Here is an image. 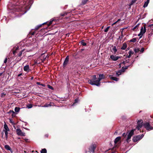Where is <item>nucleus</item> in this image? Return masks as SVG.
Returning <instances> with one entry per match:
<instances>
[{
    "instance_id": "55",
    "label": "nucleus",
    "mask_w": 153,
    "mask_h": 153,
    "mask_svg": "<svg viewBox=\"0 0 153 153\" xmlns=\"http://www.w3.org/2000/svg\"><path fill=\"white\" fill-rule=\"evenodd\" d=\"M36 83L38 85H40V82H37Z\"/></svg>"
},
{
    "instance_id": "34",
    "label": "nucleus",
    "mask_w": 153,
    "mask_h": 153,
    "mask_svg": "<svg viewBox=\"0 0 153 153\" xmlns=\"http://www.w3.org/2000/svg\"><path fill=\"white\" fill-rule=\"evenodd\" d=\"M133 53L134 52L131 50H130L128 52L129 54L131 56L133 54Z\"/></svg>"
},
{
    "instance_id": "30",
    "label": "nucleus",
    "mask_w": 153,
    "mask_h": 153,
    "mask_svg": "<svg viewBox=\"0 0 153 153\" xmlns=\"http://www.w3.org/2000/svg\"><path fill=\"white\" fill-rule=\"evenodd\" d=\"M23 51H24V50H22V51H20L18 54V56H21L22 54V53Z\"/></svg>"
},
{
    "instance_id": "60",
    "label": "nucleus",
    "mask_w": 153,
    "mask_h": 153,
    "mask_svg": "<svg viewBox=\"0 0 153 153\" xmlns=\"http://www.w3.org/2000/svg\"><path fill=\"white\" fill-rule=\"evenodd\" d=\"M152 33H153V30H152Z\"/></svg>"
},
{
    "instance_id": "36",
    "label": "nucleus",
    "mask_w": 153,
    "mask_h": 153,
    "mask_svg": "<svg viewBox=\"0 0 153 153\" xmlns=\"http://www.w3.org/2000/svg\"><path fill=\"white\" fill-rule=\"evenodd\" d=\"M48 87L49 89H51L52 90L53 89V87L50 85H48Z\"/></svg>"
},
{
    "instance_id": "13",
    "label": "nucleus",
    "mask_w": 153,
    "mask_h": 153,
    "mask_svg": "<svg viewBox=\"0 0 153 153\" xmlns=\"http://www.w3.org/2000/svg\"><path fill=\"white\" fill-rule=\"evenodd\" d=\"M105 77L104 75L103 74H100L99 75V77L98 79L100 81L102 79L105 78Z\"/></svg>"
},
{
    "instance_id": "61",
    "label": "nucleus",
    "mask_w": 153,
    "mask_h": 153,
    "mask_svg": "<svg viewBox=\"0 0 153 153\" xmlns=\"http://www.w3.org/2000/svg\"><path fill=\"white\" fill-rule=\"evenodd\" d=\"M33 79V77H32L31 79Z\"/></svg>"
},
{
    "instance_id": "62",
    "label": "nucleus",
    "mask_w": 153,
    "mask_h": 153,
    "mask_svg": "<svg viewBox=\"0 0 153 153\" xmlns=\"http://www.w3.org/2000/svg\"><path fill=\"white\" fill-rule=\"evenodd\" d=\"M62 16H63V15H62Z\"/></svg>"
},
{
    "instance_id": "17",
    "label": "nucleus",
    "mask_w": 153,
    "mask_h": 153,
    "mask_svg": "<svg viewBox=\"0 0 153 153\" xmlns=\"http://www.w3.org/2000/svg\"><path fill=\"white\" fill-rule=\"evenodd\" d=\"M127 48V44L126 43H123L122 47L121 48V49L122 50H125Z\"/></svg>"
},
{
    "instance_id": "11",
    "label": "nucleus",
    "mask_w": 153,
    "mask_h": 153,
    "mask_svg": "<svg viewBox=\"0 0 153 153\" xmlns=\"http://www.w3.org/2000/svg\"><path fill=\"white\" fill-rule=\"evenodd\" d=\"M24 70L25 71L28 72L29 71L30 68L28 65H26L23 68Z\"/></svg>"
},
{
    "instance_id": "4",
    "label": "nucleus",
    "mask_w": 153,
    "mask_h": 153,
    "mask_svg": "<svg viewBox=\"0 0 153 153\" xmlns=\"http://www.w3.org/2000/svg\"><path fill=\"white\" fill-rule=\"evenodd\" d=\"M144 135L142 134L141 135H139L134 137L133 139V142H135L141 139L143 137Z\"/></svg>"
},
{
    "instance_id": "57",
    "label": "nucleus",
    "mask_w": 153,
    "mask_h": 153,
    "mask_svg": "<svg viewBox=\"0 0 153 153\" xmlns=\"http://www.w3.org/2000/svg\"><path fill=\"white\" fill-rule=\"evenodd\" d=\"M120 19H118L117 21V22L120 21Z\"/></svg>"
},
{
    "instance_id": "9",
    "label": "nucleus",
    "mask_w": 153,
    "mask_h": 153,
    "mask_svg": "<svg viewBox=\"0 0 153 153\" xmlns=\"http://www.w3.org/2000/svg\"><path fill=\"white\" fill-rule=\"evenodd\" d=\"M110 58L113 61H117L120 58V56L114 55H111Z\"/></svg>"
},
{
    "instance_id": "47",
    "label": "nucleus",
    "mask_w": 153,
    "mask_h": 153,
    "mask_svg": "<svg viewBox=\"0 0 153 153\" xmlns=\"http://www.w3.org/2000/svg\"><path fill=\"white\" fill-rule=\"evenodd\" d=\"M117 22V21H116V22H114L113 24H112V26H113Z\"/></svg>"
},
{
    "instance_id": "56",
    "label": "nucleus",
    "mask_w": 153,
    "mask_h": 153,
    "mask_svg": "<svg viewBox=\"0 0 153 153\" xmlns=\"http://www.w3.org/2000/svg\"><path fill=\"white\" fill-rule=\"evenodd\" d=\"M35 33L34 32H33V33H31V34L32 35H34V34Z\"/></svg>"
},
{
    "instance_id": "5",
    "label": "nucleus",
    "mask_w": 153,
    "mask_h": 153,
    "mask_svg": "<svg viewBox=\"0 0 153 153\" xmlns=\"http://www.w3.org/2000/svg\"><path fill=\"white\" fill-rule=\"evenodd\" d=\"M135 130V129H133L128 133L126 139V141L128 142L129 139L131 138V136L133 135Z\"/></svg>"
},
{
    "instance_id": "20",
    "label": "nucleus",
    "mask_w": 153,
    "mask_h": 153,
    "mask_svg": "<svg viewBox=\"0 0 153 153\" xmlns=\"http://www.w3.org/2000/svg\"><path fill=\"white\" fill-rule=\"evenodd\" d=\"M20 109V108L19 107H16L14 109L15 111L16 112L18 113Z\"/></svg>"
},
{
    "instance_id": "16",
    "label": "nucleus",
    "mask_w": 153,
    "mask_h": 153,
    "mask_svg": "<svg viewBox=\"0 0 153 153\" xmlns=\"http://www.w3.org/2000/svg\"><path fill=\"white\" fill-rule=\"evenodd\" d=\"M4 129L3 130V131H9L10 130L9 129L7 125L5 123L4 125Z\"/></svg>"
},
{
    "instance_id": "23",
    "label": "nucleus",
    "mask_w": 153,
    "mask_h": 153,
    "mask_svg": "<svg viewBox=\"0 0 153 153\" xmlns=\"http://www.w3.org/2000/svg\"><path fill=\"white\" fill-rule=\"evenodd\" d=\"M3 131L5 133L6 138V139H7L8 138V131Z\"/></svg>"
},
{
    "instance_id": "1",
    "label": "nucleus",
    "mask_w": 153,
    "mask_h": 153,
    "mask_svg": "<svg viewBox=\"0 0 153 153\" xmlns=\"http://www.w3.org/2000/svg\"><path fill=\"white\" fill-rule=\"evenodd\" d=\"M33 2V0H30L27 2H26V0H24L21 2L19 6L16 7L15 9H16L17 11L22 12L21 13L23 15L30 8Z\"/></svg>"
},
{
    "instance_id": "18",
    "label": "nucleus",
    "mask_w": 153,
    "mask_h": 153,
    "mask_svg": "<svg viewBox=\"0 0 153 153\" xmlns=\"http://www.w3.org/2000/svg\"><path fill=\"white\" fill-rule=\"evenodd\" d=\"M8 113L11 114L12 115L13 117H14L15 115V112L13 111L10 110L8 112Z\"/></svg>"
},
{
    "instance_id": "10",
    "label": "nucleus",
    "mask_w": 153,
    "mask_h": 153,
    "mask_svg": "<svg viewBox=\"0 0 153 153\" xmlns=\"http://www.w3.org/2000/svg\"><path fill=\"white\" fill-rule=\"evenodd\" d=\"M68 61H69V56H67L66 57V58L65 59V60L64 62V63H63L64 66H66L68 64Z\"/></svg>"
},
{
    "instance_id": "12",
    "label": "nucleus",
    "mask_w": 153,
    "mask_h": 153,
    "mask_svg": "<svg viewBox=\"0 0 153 153\" xmlns=\"http://www.w3.org/2000/svg\"><path fill=\"white\" fill-rule=\"evenodd\" d=\"M4 147L6 149L8 150H10V152H11V153H12L13 151L11 148H10V146L9 145H5Z\"/></svg>"
},
{
    "instance_id": "33",
    "label": "nucleus",
    "mask_w": 153,
    "mask_h": 153,
    "mask_svg": "<svg viewBox=\"0 0 153 153\" xmlns=\"http://www.w3.org/2000/svg\"><path fill=\"white\" fill-rule=\"evenodd\" d=\"M27 107L28 108H30L32 107V105L31 104H28L27 105Z\"/></svg>"
},
{
    "instance_id": "44",
    "label": "nucleus",
    "mask_w": 153,
    "mask_h": 153,
    "mask_svg": "<svg viewBox=\"0 0 153 153\" xmlns=\"http://www.w3.org/2000/svg\"><path fill=\"white\" fill-rule=\"evenodd\" d=\"M25 141L27 142H29V139H24Z\"/></svg>"
},
{
    "instance_id": "38",
    "label": "nucleus",
    "mask_w": 153,
    "mask_h": 153,
    "mask_svg": "<svg viewBox=\"0 0 153 153\" xmlns=\"http://www.w3.org/2000/svg\"><path fill=\"white\" fill-rule=\"evenodd\" d=\"M139 124H140L141 123V124H142V123L143 122L142 120H140L138 121L137 122V125H138V123H139Z\"/></svg>"
},
{
    "instance_id": "19",
    "label": "nucleus",
    "mask_w": 153,
    "mask_h": 153,
    "mask_svg": "<svg viewBox=\"0 0 153 153\" xmlns=\"http://www.w3.org/2000/svg\"><path fill=\"white\" fill-rule=\"evenodd\" d=\"M51 106V103H46L43 106V107H47L49 106Z\"/></svg>"
},
{
    "instance_id": "15",
    "label": "nucleus",
    "mask_w": 153,
    "mask_h": 153,
    "mask_svg": "<svg viewBox=\"0 0 153 153\" xmlns=\"http://www.w3.org/2000/svg\"><path fill=\"white\" fill-rule=\"evenodd\" d=\"M121 137H118L116 138L114 140V143L115 144H116L120 140Z\"/></svg>"
},
{
    "instance_id": "27",
    "label": "nucleus",
    "mask_w": 153,
    "mask_h": 153,
    "mask_svg": "<svg viewBox=\"0 0 153 153\" xmlns=\"http://www.w3.org/2000/svg\"><path fill=\"white\" fill-rule=\"evenodd\" d=\"M87 1H87V0H83L82 1V4L83 5H84L86 4Z\"/></svg>"
},
{
    "instance_id": "39",
    "label": "nucleus",
    "mask_w": 153,
    "mask_h": 153,
    "mask_svg": "<svg viewBox=\"0 0 153 153\" xmlns=\"http://www.w3.org/2000/svg\"><path fill=\"white\" fill-rule=\"evenodd\" d=\"M148 3L145 2V3L143 7H147L148 5Z\"/></svg>"
},
{
    "instance_id": "43",
    "label": "nucleus",
    "mask_w": 153,
    "mask_h": 153,
    "mask_svg": "<svg viewBox=\"0 0 153 153\" xmlns=\"http://www.w3.org/2000/svg\"><path fill=\"white\" fill-rule=\"evenodd\" d=\"M144 49L143 48H141V50H140V52H143V51H144Z\"/></svg>"
},
{
    "instance_id": "37",
    "label": "nucleus",
    "mask_w": 153,
    "mask_h": 153,
    "mask_svg": "<svg viewBox=\"0 0 153 153\" xmlns=\"http://www.w3.org/2000/svg\"><path fill=\"white\" fill-rule=\"evenodd\" d=\"M5 95V94L4 93H1V97H4Z\"/></svg>"
},
{
    "instance_id": "22",
    "label": "nucleus",
    "mask_w": 153,
    "mask_h": 153,
    "mask_svg": "<svg viewBox=\"0 0 153 153\" xmlns=\"http://www.w3.org/2000/svg\"><path fill=\"white\" fill-rule=\"evenodd\" d=\"M111 78L112 79L116 81H118L119 80L118 78L114 77H111Z\"/></svg>"
},
{
    "instance_id": "40",
    "label": "nucleus",
    "mask_w": 153,
    "mask_h": 153,
    "mask_svg": "<svg viewBox=\"0 0 153 153\" xmlns=\"http://www.w3.org/2000/svg\"><path fill=\"white\" fill-rule=\"evenodd\" d=\"M137 26H138V25H136L135 27H134L132 29V30H135L137 28Z\"/></svg>"
},
{
    "instance_id": "45",
    "label": "nucleus",
    "mask_w": 153,
    "mask_h": 153,
    "mask_svg": "<svg viewBox=\"0 0 153 153\" xmlns=\"http://www.w3.org/2000/svg\"><path fill=\"white\" fill-rule=\"evenodd\" d=\"M126 134L124 133L123 134L122 136L124 137H125L126 136Z\"/></svg>"
},
{
    "instance_id": "26",
    "label": "nucleus",
    "mask_w": 153,
    "mask_h": 153,
    "mask_svg": "<svg viewBox=\"0 0 153 153\" xmlns=\"http://www.w3.org/2000/svg\"><path fill=\"white\" fill-rule=\"evenodd\" d=\"M41 152V153H47V150L45 149H42Z\"/></svg>"
},
{
    "instance_id": "46",
    "label": "nucleus",
    "mask_w": 153,
    "mask_h": 153,
    "mask_svg": "<svg viewBox=\"0 0 153 153\" xmlns=\"http://www.w3.org/2000/svg\"><path fill=\"white\" fill-rule=\"evenodd\" d=\"M53 20L52 21H51L50 22H49V24L48 25H51V24H52V22H53Z\"/></svg>"
},
{
    "instance_id": "35",
    "label": "nucleus",
    "mask_w": 153,
    "mask_h": 153,
    "mask_svg": "<svg viewBox=\"0 0 153 153\" xmlns=\"http://www.w3.org/2000/svg\"><path fill=\"white\" fill-rule=\"evenodd\" d=\"M81 44L83 45V46H85L86 45V43L85 42H84L83 40H82L81 41Z\"/></svg>"
},
{
    "instance_id": "31",
    "label": "nucleus",
    "mask_w": 153,
    "mask_h": 153,
    "mask_svg": "<svg viewBox=\"0 0 153 153\" xmlns=\"http://www.w3.org/2000/svg\"><path fill=\"white\" fill-rule=\"evenodd\" d=\"M42 26V25H38L36 26L35 28V30H37L40 27Z\"/></svg>"
},
{
    "instance_id": "42",
    "label": "nucleus",
    "mask_w": 153,
    "mask_h": 153,
    "mask_svg": "<svg viewBox=\"0 0 153 153\" xmlns=\"http://www.w3.org/2000/svg\"><path fill=\"white\" fill-rule=\"evenodd\" d=\"M10 122L12 124H14L13 122V121L12 119H10Z\"/></svg>"
},
{
    "instance_id": "53",
    "label": "nucleus",
    "mask_w": 153,
    "mask_h": 153,
    "mask_svg": "<svg viewBox=\"0 0 153 153\" xmlns=\"http://www.w3.org/2000/svg\"><path fill=\"white\" fill-rule=\"evenodd\" d=\"M131 55H130L129 54V55L128 56V58H130L131 57Z\"/></svg>"
},
{
    "instance_id": "25",
    "label": "nucleus",
    "mask_w": 153,
    "mask_h": 153,
    "mask_svg": "<svg viewBox=\"0 0 153 153\" xmlns=\"http://www.w3.org/2000/svg\"><path fill=\"white\" fill-rule=\"evenodd\" d=\"M122 71H118L116 73V75L117 76H118L119 75L121 74Z\"/></svg>"
},
{
    "instance_id": "52",
    "label": "nucleus",
    "mask_w": 153,
    "mask_h": 153,
    "mask_svg": "<svg viewBox=\"0 0 153 153\" xmlns=\"http://www.w3.org/2000/svg\"><path fill=\"white\" fill-rule=\"evenodd\" d=\"M109 153H115V152H114L111 151V152H109Z\"/></svg>"
},
{
    "instance_id": "8",
    "label": "nucleus",
    "mask_w": 153,
    "mask_h": 153,
    "mask_svg": "<svg viewBox=\"0 0 153 153\" xmlns=\"http://www.w3.org/2000/svg\"><path fill=\"white\" fill-rule=\"evenodd\" d=\"M96 148V146L95 145L93 144L91 145L89 148V152L90 153H94Z\"/></svg>"
},
{
    "instance_id": "49",
    "label": "nucleus",
    "mask_w": 153,
    "mask_h": 153,
    "mask_svg": "<svg viewBox=\"0 0 153 153\" xmlns=\"http://www.w3.org/2000/svg\"><path fill=\"white\" fill-rule=\"evenodd\" d=\"M40 85H42V86L45 87V85L43 84H41Z\"/></svg>"
},
{
    "instance_id": "2",
    "label": "nucleus",
    "mask_w": 153,
    "mask_h": 153,
    "mask_svg": "<svg viewBox=\"0 0 153 153\" xmlns=\"http://www.w3.org/2000/svg\"><path fill=\"white\" fill-rule=\"evenodd\" d=\"M91 79L89 80L88 82L90 84L92 85H95L97 86H99L100 85V82L98 79L96 80V77L95 75L93 76Z\"/></svg>"
},
{
    "instance_id": "54",
    "label": "nucleus",
    "mask_w": 153,
    "mask_h": 153,
    "mask_svg": "<svg viewBox=\"0 0 153 153\" xmlns=\"http://www.w3.org/2000/svg\"><path fill=\"white\" fill-rule=\"evenodd\" d=\"M149 0H147L146 2L149 3Z\"/></svg>"
},
{
    "instance_id": "7",
    "label": "nucleus",
    "mask_w": 153,
    "mask_h": 153,
    "mask_svg": "<svg viewBox=\"0 0 153 153\" xmlns=\"http://www.w3.org/2000/svg\"><path fill=\"white\" fill-rule=\"evenodd\" d=\"M16 132L17 134L19 136H25V133L22 132L20 128H17L16 130Z\"/></svg>"
},
{
    "instance_id": "6",
    "label": "nucleus",
    "mask_w": 153,
    "mask_h": 153,
    "mask_svg": "<svg viewBox=\"0 0 153 153\" xmlns=\"http://www.w3.org/2000/svg\"><path fill=\"white\" fill-rule=\"evenodd\" d=\"M144 127L148 130L150 131L153 129V127L151 126L149 123L146 122L143 124Z\"/></svg>"
},
{
    "instance_id": "32",
    "label": "nucleus",
    "mask_w": 153,
    "mask_h": 153,
    "mask_svg": "<svg viewBox=\"0 0 153 153\" xmlns=\"http://www.w3.org/2000/svg\"><path fill=\"white\" fill-rule=\"evenodd\" d=\"M110 26L106 28L104 30V32H107L108 31V30H109V28H110Z\"/></svg>"
},
{
    "instance_id": "29",
    "label": "nucleus",
    "mask_w": 153,
    "mask_h": 153,
    "mask_svg": "<svg viewBox=\"0 0 153 153\" xmlns=\"http://www.w3.org/2000/svg\"><path fill=\"white\" fill-rule=\"evenodd\" d=\"M134 50L135 53H137L140 51V49L138 48H135L134 49Z\"/></svg>"
},
{
    "instance_id": "28",
    "label": "nucleus",
    "mask_w": 153,
    "mask_h": 153,
    "mask_svg": "<svg viewBox=\"0 0 153 153\" xmlns=\"http://www.w3.org/2000/svg\"><path fill=\"white\" fill-rule=\"evenodd\" d=\"M136 39L135 38H134L133 39H131L130 41V42H136Z\"/></svg>"
},
{
    "instance_id": "50",
    "label": "nucleus",
    "mask_w": 153,
    "mask_h": 153,
    "mask_svg": "<svg viewBox=\"0 0 153 153\" xmlns=\"http://www.w3.org/2000/svg\"><path fill=\"white\" fill-rule=\"evenodd\" d=\"M152 26H153V24L149 25V27H151Z\"/></svg>"
},
{
    "instance_id": "3",
    "label": "nucleus",
    "mask_w": 153,
    "mask_h": 153,
    "mask_svg": "<svg viewBox=\"0 0 153 153\" xmlns=\"http://www.w3.org/2000/svg\"><path fill=\"white\" fill-rule=\"evenodd\" d=\"M146 31V27L145 25L143 27H142L140 29V33L138 34V36H140V38H141L143 35L144 33Z\"/></svg>"
},
{
    "instance_id": "51",
    "label": "nucleus",
    "mask_w": 153,
    "mask_h": 153,
    "mask_svg": "<svg viewBox=\"0 0 153 153\" xmlns=\"http://www.w3.org/2000/svg\"><path fill=\"white\" fill-rule=\"evenodd\" d=\"M22 75V74L20 73L18 75V76H21Z\"/></svg>"
},
{
    "instance_id": "63",
    "label": "nucleus",
    "mask_w": 153,
    "mask_h": 153,
    "mask_svg": "<svg viewBox=\"0 0 153 153\" xmlns=\"http://www.w3.org/2000/svg\"><path fill=\"white\" fill-rule=\"evenodd\" d=\"M0 153H1L0 152Z\"/></svg>"
},
{
    "instance_id": "14",
    "label": "nucleus",
    "mask_w": 153,
    "mask_h": 153,
    "mask_svg": "<svg viewBox=\"0 0 153 153\" xmlns=\"http://www.w3.org/2000/svg\"><path fill=\"white\" fill-rule=\"evenodd\" d=\"M112 50L111 51V52L114 54L116 53L117 51V49L115 46H114L112 48Z\"/></svg>"
},
{
    "instance_id": "24",
    "label": "nucleus",
    "mask_w": 153,
    "mask_h": 153,
    "mask_svg": "<svg viewBox=\"0 0 153 153\" xmlns=\"http://www.w3.org/2000/svg\"><path fill=\"white\" fill-rule=\"evenodd\" d=\"M19 48V47L17 46V47L16 48V49L15 50H13V54L15 55L16 53V51H17Z\"/></svg>"
},
{
    "instance_id": "59",
    "label": "nucleus",
    "mask_w": 153,
    "mask_h": 153,
    "mask_svg": "<svg viewBox=\"0 0 153 153\" xmlns=\"http://www.w3.org/2000/svg\"><path fill=\"white\" fill-rule=\"evenodd\" d=\"M127 27H125V28L124 29H127Z\"/></svg>"
},
{
    "instance_id": "48",
    "label": "nucleus",
    "mask_w": 153,
    "mask_h": 153,
    "mask_svg": "<svg viewBox=\"0 0 153 153\" xmlns=\"http://www.w3.org/2000/svg\"><path fill=\"white\" fill-rule=\"evenodd\" d=\"M78 99H76L75 100V103H76V102H77L78 101Z\"/></svg>"
},
{
    "instance_id": "21",
    "label": "nucleus",
    "mask_w": 153,
    "mask_h": 153,
    "mask_svg": "<svg viewBox=\"0 0 153 153\" xmlns=\"http://www.w3.org/2000/svg\"><path fill=\"white\" fill-rule=\"evenodd\" d=\"M142 124L141 123L140 124H139V123H138V125H137V129L138 130H139L141 128L142 126Z\"/></svg>"
},
{
    "instance_id": "58",
    "label": "nucleus",
    "mask_w": 153,
    "mask_h": 153,
    "mask_svg": "<svg viewBox=\"0 0 153 153\" xmlns=\"http://www.w3.org/2000/svg\"><path fill=\"white\" fill-rule=\"evenodd\" d=\"M117 133V132L116 131H115V132L114 133V134H115V133Z\"/></svg>"
},
{
    "instance_id": "41",
    "label": "nucleus",
    "mask_w": 153,
    "mask_h": 153,
    "mask_svg": "<svg viewBox=\"0 0 153 153\" xmlns=\"http://www.w3.org/2000/svg\"><path fill=\"white\" fill-rule=\"evenodd\" d=\"M7 58H6L4 60V63H6V62H7Z\"/></svg>"
}]
</instances>
